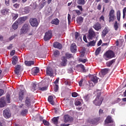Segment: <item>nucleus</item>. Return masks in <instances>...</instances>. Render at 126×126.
Listing matches in <instances>:
<instances>
[{"mask_svg": "<svg viewBox=\"0 0 126 126\" xmlns=\"http://www.w3.org/2000/svg\"><path fill=\"white\" fill-rule=\"evenodd\" d=\"M103 101H104V98L101 96V92H99L97 93L96 98L93 101V103L95 106H101Z\"/></svg>", "mask_w": 126, "mask_h": 126, "instance_id": "1", "label": "nucleus"}, {"mask_svg": "<svg viewBox=\"0 0 126 126\" xmlns=\"http://www.w3.org/2000/svg\"><path fill=\"white\" fill-rule=\"evenodd\" d=\"M103 56L105 61H108V60H111V59L115 57V53L113 51L108 50L106 52Z\"/></svg>", "mask_w": 126, "mask_h": 126, "instance_id": "2", "label": "nucleus"}, {"mask_svg": "<svg viewBox=\"0 0 126 126\" xmlns=\"http://www.w3.org/2000/svg\"><path fill=\"white\" fill-rule=\"evenodd\" d=\"M95 37H96V33L94 32V30L92 29H90L88 32L87 36V39H88V40H93Z\"/></svg>", "mask_w": 126, "mask_h": 126, "instance_id": "3", "label": "nucleus"}, {"mask_svg": "<svg viewBox=\"0 0 126 126\" xmlns=\"http://www.w3.org/2000/svg\"><path fill=\"white\" fill-rule=\"evenodd\" d=\"M108 17V21L109 23L114 22V21H115V19H116V16L115 15V10H110V11H109Z\"/></svg>", "mask_w": 126, "mask_h": 126, "instance_id": "4", "label": "nucleus"}, {"mask_svg": "<svg viewBox=\"0 0 126 126\" xmlns=\"http://www.w3.org/2000/svg\"><path fill=\"white\" fill-rule=\"evenodd\" d=\"M29 30H30V25L25 24L21 29V34H26Z\"/></svg>", "mask_w": 126, "mask_h": 126, "instance_id": "5", "label": "nucleus"}, {"mask_svg": "<svg viewBox=\"0 0 126 126\" xmlns=\"http://www.w3.org/2000/svg\"><path fill=\"white\" fill-rule=\"evenodd\" d=\"M29 22L32 27H38V25H39L38 20L36 18H31L29 20Z\"/></svg>", "mask_w": 126, "mask_h": 126, "instance_id": "6", "label": "nucleus"}, {"mask_svg": "<svg viewBox=\"0 0 126 126\" xmlns=\"http://www.w3.org/2000/svg\"><path fill=\"white\" fill-rule=\"evenodd\" d=\"M3 116L5 119H9L11 117V113L9 108H7L3 111Z\"/></svg>", "mask_w": 126, "mask_h": 126, "instance_id": "7", "label": "nucleus"}, {"mask_svg": "<svg viewBox=\"0 0 126 126\" xmlns=\"http://www.w3.org/2000/svg\"><path fill=\"white\" fill-rule=\"evenodd\" d=\"M52 37H53V32H52L51 31H48L45 34L44 40V41H49L52 39Z\"/></svg>", "mask_w": 126, "mask_h": 126, "instance_id": "8", "label": "nucleus"}, {"mask_svg": "<svg viewBox=\"0 0 126 126\" xmlns=\"http://www.w3.org/2000/svg\"><path fill=\"white\" fill-rule=\"evenodd\" d=\"M63 121L64 123H71V122H72V121H73V118H72V117H70L69 115H65L63 117Z\"/></svg>", "mask_w": 126, "mask_h": 126, "instance_id": "9", "label": "nucleus"}, {"mask_svg": "<svg viewBox=\"0 0 126 126\" xmlns=\"http://www.w3.org/2000/svg\"><path fill=\"white\" fill-rule=\"evenodd\" d=\"M46 72L47 75L50 76V77H52V76L54 75V70H53V68L50 66H48L46 68Z\"/></svg>", "mask_w": 126, "mask_h": 126, "instance_id": "10", "label": "nucleus"}, {"mask_svg": "<svg viewBox=\"0 0 126 126\" xmlns=\"http://www.w3.org/2000/svg\"><path fill=\"white\" fill-rule=\"evenodd\" d=\"M61 61L60 65L61 66H66V64H67V59H66L65 56H63L61 59Z\"/></svg>", "mask_w": 126, "mask_h": 126, "instance_id": "11", "label": "nucleus"}, {"mask_svg": "<svg viewBox=\"0 0 126 126\" xmlns=\"http://www.w3.org/2000/svg\"><path fill=\"white\" fill-rule=\"evenodd\" d=\"M27 20V17H23L19 18L18 20H17L16 21L19 25H21L22 24H23L24 22H25V21Z\"/></svg>", "mask_w": 126, "mask_h": 126, "instance_id": "12", "label": "nucleus"}, {"mask_svg": "<svg viewBox=\"0 0 126 126\" xmlns=\"http://www.w3.org/2000/svg\"><path fill=\"white\" fill-rule=\"evenodd\" d=\"M104 122L106 125L108 124H113V123H114V120H113L111 116H108L104 121Z\"/></svg>", "mask_w": 126, "mask_h": 126, "instance_id": "13", "label": "nucleus"}, {"mask_svg": "<svg viewBox=\"0 0 126 126\" xmlns=\"http://www.w3.org/2000/svg\"><path fill=\"white\" fill-rule=\"evenodd\" d=\"M25 103V106H26V107L29 109L30 108V106H31V99H30L29 97H27L26 98Z\"/></svg>", "mask_w": 126, "mask_h": 126, "instance_id": "14", "label": "nucleus"}, {"mask_svg": "<svg viewBox=\"0 0 126 126\" xmlns=\"http://www.w3.org/2000/svg\"><path fill=\"white\" fill-rule=\"evenodd\" d=\"M99 121H100V118H96L95 119H92L90 121V124L92 125H95L97 126L99 124Z\"/></svg>", "mask_w": 126, "mask_h": 126, "instance_id": "15", "label": "nucleus"}, {"mask_svg": "<svg viewBox=\"0 0 126 126\" xmlns=\"http://www.w3.org/2000/svg\"><path fill=\"white\" fill-rule=\"evenodd\" d=\"M38 88L40 91H45L48 89L47 87H43V84L42 83H39L38 84Z\"/></svg>", "mask_w": 126, "mask_h": 126, "instance_id": "16", "label": "nucleus"}, {"mask_svg": "<svg viewBox=\"0 0 126 126\" xmlns=\"http://www.w3.org/2000/svg\"><path fill=\"white\" fill-rule=\"evenodd\" d=\"M53 47L56 49H59L61 50V49L63 48V45L58 42H56L53 43Z\"/></svg>", "mask_w": 126, "mask_h": 126, "instance_id": "17", "label": "nucleus"}, {"mask_svg": "<svg viewBox=\"0 0 126 126\" xmlns=\"http://www.w3.org/2000/svg\"><path fill=\"white\" fill-rule=\"evenodd\" d=\"M93 28L96 31H99L102 27H101V24L98 22H97L93 26Z\"/></svg>", "mask_w": 126, "mask_h": 126, "instance_id": "18", "label": "nucleus"}, {"mask_svg": "<svg viewBox=\"0 0 126 126\" xmlns=\"http://www.w3.org/2000/svg\"><path fill=\"white\" fill-rule=\"evenodd\" d=\"M25 92H26V90H20L19 93V99H20V100H23Z\"/></svg>", "mask_w": 126, "mask_h": 126, "instance_id": "19", "label": "nucleus"}, {"mask_svg": "<svg viewBox=\"0 0 126 126\" xmlns=\"http://www.w3.org/2000/svg\"><path fill=\"white\" fill-rule=\"evenodd\" d=\"M20 70H21V65H17L15 69L14 70V73L17 75H19V73H20Z\"/></svg>", "mask_w": 126, "mask_h": 126, "instance_id": "20", "label": "nucleus"}, {"mask_svg": "<svg viewBox=\"0 0 126 126\" xmlns=\"http://www.w3.org/2000/svg\"><path fill=\"white\" fill-rule=\"evenodd\" d=\"M39 71H40V70L38 67L33 68L32 70V74L33 75H36L37 73H39Z\"/></svg>", "mask_w": 126, "mask_h": 126, "instance_id": "21", "label": "nucleus"}, {"mask_svg": "<svg viewBox=\"0 0 126 126\" xmlns=\"http://www.w3.org/2000/svg\"><path fill=\"white\" fill-rule=\"evenodd\" d=\"M70 50L71 53H75L76 52V44L72 43L70 46Z\"/></svg>", "mask_w": 126, "mask_h": 126, "instance_id": "22", "label": "nucleus"}, {"mask_svg": "<svg viewBox=\"0 0 126 126\" xmlns=\"http://www.w3.org/2000/svg\"><path fill=\"white\" fill-rule=\"evenodd\" d=\"M109 32V29L107 27H105L104 30L102 31V37H105V36H106V35H107V34H108V32Z\"/></svg>", "mask_w": 126, "mask_h": 126, "instance_id": "23", "label": "nucleus"}, {"mask_svg": "<svg viewBox=\"0 0 126 126\" xmlns=\"http://www.w3.org/2000/svg\"><path fill=\"white\" fill-rule=\"evenodd\" d=\"M48 101L53 106L55 105V101H54V97H53V96L49 95L48 98Z\"/></svg>", "mask_w": 126, "mask_h": 126, "instance_id": "24", "label": "nucleus"}, {"mask_svg": "<svg viewBox=\"0 0 126 126\" xmlns=\"http://www.w3.org/2000/svg\"><path fill=\"white\" fill-rule=\"evenodd\" d=\"M109 71V69H108L107 68H104L103 69L101 70V74L102 75V77H103L104 75H106V74H107V73H108Z\"/></svg>", "mask_w": 126, "mask_h": 126, "instance_id": "25", "label": "nucleus"}, {"mask_svg": "<svg viewBox=\"0 0 126 126\" xmlns=\"http://www.w3.org/2000/svg\"><path fill=\"white\" fill-rule=\"evenodd\" d=\"M96 45V40L90 41L87 44V47H94Z\"/></svg>", "mask_w": 126, "mask_h": 126, "instance_id": "26", "label": "nucleus"}, {"mask_svg": "<svg viewBox=\"0 0 126 126\" xmlns=\"http://www.w3.org/2000/svg\"><path fill=\"white\" fill-rule=\"evenodd\" d=\"M12 60L13 61H12V63L13 64V65H15V64H16L18 62V58H17V56H14L12 58Z\"/></svg>", "mask_w": 126, "mask_h": 126, "instance_id": "27", "label": "nucleus"}, {"mask_svg": "<svg viewBox=\"0 0 126 126\" xmlns=\"http://www.w3.org/2000/svg\"><path fill=\"white\" fill-rule=\"evenodd\" d=\"M84 20V19L83 18V17L81 16H79L76 19L77 23H78V24H81V23L83 22Z\"/></svg>", "mask_w": 126, "mask_h": 126, "instance_id": "28", "label": "nucleus"}, {"mask_svg": "<svg viewBox=\"0 0 126 126\" xmlns=\"http://www.w3.org/2000/svg\"><path fill=\"white\" fill-rule=\"evenodd\" d=\"M25 63L27 66H31V65H34L35 62L34 61H25Z\"/></svg>", "mask_w": 126, "mask_h": 126, "instance_id": "29", "label": "nucleus"}, {"mask_svg": "<svg viewBox=\"0 0 126 126\" xmlns=\"http://www.w3.org/2000/svg\"><path fill=\"white\" fill-rule=\"evenodd\" d=\"M60 24V20H58V18L54 19L51 21V24H54L55 25H59Z\"/></svg>", "mask_w": 126, "mask_h": 126, "instance_id": "30", "label": "nucleus"}, {"mask_svg": "<svg viewBox=\"0 0 126 126\" xmlns=\"http://www.w3.org/2000/svg\"><path fill=\"white\" fill-rule=\"evenodd\" d=\"M23 14H27L29 13V7H25L24 8L22 9Z\"/></svg>", "mask_w": 126, "mask_h": 126, "instance_id": "31", "label": "nucleus"}, {"mask_svg": "<svg viewBox=\"0 0 126 126\" xmlns=\"http://www.w3.org/2000/svg\"><path fill=\"white\" fill-rule=\"evenodd\" d=\"M115 62H116V59H113L108 62H107L106 65L108 67H110L112 65V64H113L114 63H115Z\"/></svg>", "mask_w": 126, "mask_h": 126, "instance_id": "32", "label": "nucleus"}, {"mask_svg": "<svg viewBox=\"0 0 126 126\" xmlns=\"http://www.w3.org/2000/svg\"><path fill=\"white\" fill-rule=\"evenodd\" d=\"M98 79L99 78H98L96 76H93L92 77V81H93L94 84L98 83Z\"/></svg>", "mask_w": 126, "mask_h": 126, "instance_id": "33", "label": "nucleus"}, {"mask_svg": "<svg viewBox=\"0 0 126 126\" xmlns=\"http://www.w3.org/2000/svg\"><path fill=\"white\" fill-rule=\"evenodd\" d=\"M37 90V84L36 83H32V86L31 89V91L34 92V91H36Z\"/></svg>", "mask_w": 126, "mask_h": 126, "instance_id": "34", "label": "nucleus"}, {"mask_svg": "<svg viewBox=\"0 0 126 126\" xmlns=\"http://www.w3.org/2000/svg\"><path fill=\"white\" fill-rule=\"evenodd\" d=\"M65 58L67 59H71V58H73V55H72V54L67 52L65 54Z\"/></svg>", "mask_w": 126, "mask_h": 126, "instance_id": "35", "label": "nucleus"}, {"mask_svg": "<svg viewBox=\"0 0 126 126\" xmlns=\"http://www.w3.org/2000/svg\"><path fill=\"white\" fill-rule=\"evenodd\" d=\"M18 25H19L17 21H15L12 25V27L14 30H16L18 28Z\"/></svg>", "mask_w": 126, "mask_h": 126, "instance_id": "36", "label": "nucleus"}, {"mask_svg": "<svg viewBox=\"0 0 126 126\" xmlns=\"http://www.w3.org/2000/svg\"><path fill=\"white\" fill-rule=\"evenodd\" d=\"M114 29L116 31H118L119 27H120V24L118 23L117 21H115L114 24Z\"/></svg>", "mask_w": 126, "mask_h": 126, "instance_id": "37", "label": "nucleus"}, {"mask_svg": "<svg viewBox=\"0 0 126 126\" xmlns=\"http://www.w3.org/2000/svg\"><path fill=\"white\" fill-rule=\"evenodd\" d=\"M8 9H2V10H0V13L2 15H4L5 13H7L9 11Z\"/></svg>", "mask_w": 126, "mask_h": 126, "instance_id": "38", "label": "nucleus"}, {"mask_svg": "<svg viewBox=\"0 0 126 126\" xmlns=\"http://www.w3.org/2000/svg\"><path fill=\"white\" fill-rule=\"evenodd\" d=\"M60 51L58 50H56L55 51H54L53 55L55 58H58V57L60 56Z\"/></svg>", "mask_w": 126, "mask_h": 126, "instance_id": "39", "label": "nucleus"}, {"mask_svg": "<svg viewBox=\"0 0 126 126\" xmlns=\"http://www.w3.org/2000/svg\"><path fill=\"white\" fill-rule=\"evenodd\" d=\"M77 2L80 5H84L85 4V0H77Z\"/></svg>", "mask_w": 126, "mask_h": 126, "instance_id": "40", "label": "nucleus"}, {"mask_svg": "<svg viewBox=\"0 0 126 126\" xmlns=\"http://www.w3.org/2000/svg\"><path fill=\"white\" fill-rule=\"evenodd\" d=\"M12 20L13 21H15V20H16L18 17V14H12Z\"/></svg>", "mask_w": 126, "mask_h": 126, "instance_id": "41", "label": "nucleus"}, {"mask_svg": "<svg viewBox=\"0 0 126 126\" xmlns=\"http://www.w3.org/2000/svg\"><path fill=\"white\" fill-rule=\"evenodd\" d=\"M117 18L118 21H121V11L120 10L117 11Z\"/></svg>", "mask_w": 126, "mask_h": 126, "instance_id": "42", "label": "nucleus"}, {"mask_svg": "<svg viewBox=\"0 0 126 126\" xmlns=\"http://www.w3.org/2000/svg\"><path fill=\"white\" fill-rule=\"evenodd\" d=\"M28 112V110L24 109L22 110V111L21 112V115H22V116H26Z\"/></svg>", "mask_w": 126, "mask_h": 126, "instance_id": "43", "label": "nucleus"}, {"mask_svg": "<svg viewBox=\"0 0 126 126\" xmlns=\"http://www.w3.org/2000/svg\"><path fill=\"white\" fill-rule=\"evenodd\" d=\"M77 67H79V68H81L82 71H85V68L84 65L82 64H80L77 65Z\"/></svg>", "mask_w": 126, "mask_h": 126, "instance_id": "44", "label": "nucleus"}, {"mask_svg": "<svg viewBox=\"0 0 126 126\" xmlns=\"http://www.w3.org/2000/svg\"><path fill=\"white\" fill-rule=\"evenodd\" d=\"M101 46L99 47L96 49L95 52V56H98V55L100 54V52H101Z\"/></svg>", "mask_w": 126, "mask_h": 126, "instance_id": "45", "label": "nucleus"}, {"mask_svg": "<svg viewBox=\"0 0 126 126\" xmlns=\"http://www.w3.org/2000/svg\"><path fill=\"white\" fill-rule=\"evenodd\" d=\"M91 97V94H86L84 96V99H85V100L86 101H88V100H89V99H90Z\"/></svg>", "mask_w": 126, "mask_h": 126, "instance_id": "46", "label": "nucleus"}, {"mask_svg": "<svg viewBox=\"0 0 126 126\" xmlns=\"http://www.w3.org/2000/svg\"><path fill=\"white\" fill-rule=\"evenodd\" d=\"M5 107V101L1 100L0 101V108H4Z\"/></svg>", "mask_w": 126, "mask_h": 126, "instance_id": "47", "label": "nucleus"}, {"mask_svg": "<svg viewBox=\"0 0 126 126\" xmlns=\"http://www.w3.org/2000/svg\"><path fill=\"white\" fill-rule=\"evenodd\" d=\"M6 102L7 103H10V94H6Z\"/></svg>", "mask_w": 126, "mask_h": 126, "instance_id": "48", "label": "nucleus"}, {"mask_svg": "<svg viewBox=\"0 0 126 126\" xmlns=\"http://www.w3.org/2000/svg\"><path fill=\"white\" fill-rule=\"evenodd\" d=\"M43 124L44 125V126H50V123H49V122L46 120H43Z\"/></svg>", "mask_w": 126, "mask_h": 126, "instance_id": "49", "label": "nucleus"}, {"mask_svg": "<svg viewBox=\"0 0 126 126\" xmlns=\"http://www.w3.org/2000/svg\"><path fill=\"white\" fill-rule=\"evenodd\" d=\"M80 36V34L78 32H75V39L76 40Z\"/></svg>", "mask_w": 126, "mask_h": 126, "instance_id": "50", "label": "nucleus"}, {"mask_svg": "<svg viewBox=\"0 0 126 126\" xmlns=\"http://www.w3.org/2000/svg\"><path fill=\"white\" fill-rule=\"evenodd\" d=\"M78 96V94L77 93L74 92L72 93V97L75 98Z\"/></svg>", "mask_w": 126, "mask_h": 126, "instance_id": "51", "label": "nucleus"}, {"mask_svg": "<svg viewBox=\"0 0 126 126\" xmlns=\"http://www.w3.org/2000/svg\"><path fill=\"white\" fill-rule=\"evenodd\" d=\"M59 90V85H55V88H54V91L55 92H58V91Z\"/></svg>", "mask_w": 126, "mask_h": 126, "instance_id": "52", "label": "nucleus"}, {"mask_svg": "<svg viewBox=\"0 0 126 126\" xmlns=\"http://www.w3.org/2000/svg\"><path fill=\"white\" fill-rule=\"evenodd\" d=\"M80 62H81V63H86V62H87V60H86V59H81L79 60Z\"/></svg>", "mask_w": 126, "mask_h": 126, "instance_id": "53", "label": "nucleus"}, {"mask_svg": "<svg viewBox=\"0 0 126 126\" xmlns=\"http://www.w3.org/2000/svg\"><path fill=\"white\" fill-rule=\"evenodd\" d=\"M75 106H79V105H81V102H80L79 101H76L75 102Z\"/></svg>", "mask_w": 126, "mask_h": 126, "instance_id": "54", "label": "nucleus"}, {"mask_svg": "<svg viewBox=\"0 0 126 126\" xmlns=\"http://www.w3.org/2000/svg\"><path fill=\"white\" fill-rule=\"evenodd\" d=\"M77 8H78L81 11H83V8H82V6L78 5L77 6Z\"/></svg>", "mask_w": 126, "mask_h": 126, "instance_id": "55", "label": "nucleus"}, {"mask_svg": "<svg viewBox=\"0 0 126 126\" xmlns=\"http://www.w3.org/2000/svg\"><path fill=\"white\" fill-rule=\"evenodd\" d=\"M74 11H75L76 13H77V15H80L81 14V12L79 10H74Z\"/></svg>", "mask_w": 126, "mask_h": 126, "instance_id": "56", "label": "nucleus"}, {"mask_svg": "<svg viewBox=\"0 0 126 126\" xmlns=\"http://www.w3.org/2000/svg\"><path fill=\"white\" fill-rule=\"evenodd\" d=\"M82 83H83V79H81L80 81L79 82V85L81 87L82 86Z\"/></svg>", "mask_w": 126, "mask_h": 126, "instance_id": "57", "label": "nucleus"}, {"mask_svg": "<svg viewBox=\"0 0 126 126\" xmlns=\"http://www.w3.org/2000/svg\"><path fill=\"white\" fill-rule=\"evenodd\" d=\"M71 18V17L70 16V14H68V17H67V19H68V23H70Z\"/></svg>", "mask_w": 126, "mask_h": 126, "instance_id": "58", "label": "nucleus"}, {"mask_svg": "<svg viewBox=\"0 0 126 126\" xmlns=\"http://www.w3.org/2000/svg\"><path fill=\"white\" fill-rule=\"evenodd\" d=\"M15 54V50H13L10 52V55L12 57V56H14Z\"/></svg>", "mask_w": 126, "mask_h": 126, "instance_id": "59", "label": "nucleus"}, {"mask_svg": "<svg viewBox=\"0 0 126 126\" xmlns=\"http://www.w3.org/2000/svg\"><path fill=\"white\" fill-rule=\"evenodd\" d=\"M5 3L7 6L9 5V0H5Z\"/></svg>", "mask_w": 126, "mask_h": 126, "instance_id": "60", "label": "nucleus"}, {"mask_svg": "<svg viewBox=\"0 0 126 126\" xmlns=\"http://www.w3.org/2000/svg\"><path fill=\"white\" fill-rule=\"evenodd\" d=\"M83 40L86 43H88V41H87V38H86V35H84L83 36Z\"/></svg>", "mask_w": 126, "mask_h": 126, "instance_id": "61", "label": "nucleus"}, {"mask_svg": "<svg viewBox=\"0 0 126 126\" xmlns=\"http://www.w3.org/2000/svg\"><path fill=\"white\" fill-rule=\"evenodd\" d=\"M99 20H102L103 21H105V17H104L103 15H102V16L99 18Z\"/></svg>", "mask_w": 126, "mask_h": 126, "instance_id": "62", "label": "nucleus"}, {"mask_svg": "<svg viewBox=\"0 0 126 126\" xmlns=\"http://www.w3.org/2000/svg\"><path fill=\"white\" fill-rule=\"evenodd\" d=\"M102 44V40H100L98 42H97V45L98 46H101V44Z\"/></svg>", "mask_w": 126, "mask_h": 126, "instance_id": "63", "label": "nucleus"}, {"mask_svg": "<svg viewBox=\"0 0 126 126\" xmlns=\"http://www.w3.org/2000/svg\"><path fill=\"white\" fill-rule=\"evenodd\" d=\"M70 124H62L60 126H70Z\"/></svg>", "mask_w": 126, "mask_h": 126, "instance_id": "64", "label": "nucleus"}]
</instances>
